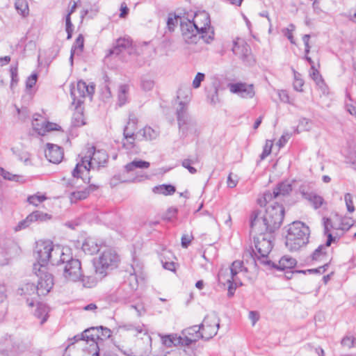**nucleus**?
<instances>
[{
    "mask_svg": "<svg viewBox=\"0 0 356 356\" xmlns=\"http://www.w3.org/2000/svg\"><path fill=\"white\" fill-rule=\"evenodd\" d=\"M210 17L206 12L195 14L193 21L181 24V29L184 40L188 43H197L202 38L207 43L213 39V32L207 36V30L210 29Z\"/></svg>",
    "mask_w": 356,
    "mask_h": 356,
    "instance_id": "nucleus-1",
    "label": "nucleus"
},
{
    "mask_svg": "<svg viewBox=\"0 0 356 356\" xmlns=\"http://www.w3.org/2000/svg\"><path fill=\"white\" fill-rule=\"evenodd\" d=\"M80 161H78L72 172L73 177L81 178V174L85 170H99L107 164L108 155L104 149H96L94 146L89 147L84 156L79 155Z\"/></svg>",
    "mask_w": 356,
    "mask_h": 356,
    "instance_id": "nucleus-2",
    "label": "nucleus"
},
{
    "mask_svg": "<svg viewBox=\"0 0 356 356\" xmlns=\"http://www.w3.org/2000/svg\"><path fill=\"white\" fill-rule=\"evenodd\" d=\"M186 101H181L176 109L177 120L178 122L180 136L184 138L189 136H197L199 134L197 123L191 117L188 113V102L189 101L188 95L191 94L190 90H186Z\"/></svg>",
    "mask_w": 356,
    "mask_h": 356,
    "instance_id": "nucleus-3",
    "label": "nucleus"
},
{
    "mask_svg": "<svg viewBox=\"0 0 356 356\" xmlns=\"http://www.w3.org/2000/svg\"><path fill=\"white\" fill-rule=\"evenodd\" d=\"M310 230L300 221H295L289 225L285 245L290 251L298 250L309 242Z\"/></svg>",
    "mask_w": 356,
    "mask_h": 356,
    "instance_id": "nucleus-4",
    "label": "nucleus"
},
{
    "mask_svg": "<svg viewBox=\"0 0 356 356\" xmlns=\"http://www.w3.org/2000/svg\"><path fill=\"white\" fill-rule=\"evenodd\" d=\"M272 234L271 232L262 233L254 236V244L257 253L252 250L247 254H249L254 262L258 259L261 264V260L268 259V255L273 247L274 236Z\"/></svg>",
    "mask_w": 356,
    "mask_h": 356,
    "instance_id": "nucleus-5",
    "label": "nucleus"
},
{
    "mask_svg": "<svg viewBox=\"0 0 356 356\" xmlns=\"http://www.w3.org/2000/svg\"><path fill=\"white\" fill-rule=\"evenodd\" d=\"M119 257L115 251L111 248H105L100 254L98 263L95 266L96 274L100 278L106 276L107 271L113 270L118 266Z\"/></svg>",
    "mask_w": 356,
    "mask_h": 356,
    "instance_id": "nucleus-6",
    "label": "nucleus"
},
{
    "mask_svg": "<svg viewBox=\"0 0 356 356\" xmlns=\"http://www.w3.org/2000/svg\"><path fill=\"white\" fill-rule=\"evenodd\" d=\"M65 261L59 267L58 270H61L63 276L67 282L79 281L82 277V270L81 261L77 259H74L72 256H64Z\"/></svg>",
    "mask_w": 356,
    "mask_h": 356,
    "instance_id": "nucleus-7",
    "label": "nucleus"
},
{
    "mask_svg": "<svg viewBox=\"0 0 356 356\" xmlns=\"http://www.w3.org/2000/svg\"><path fill=\"white\" fill-rule=\"evenodd\" d=\"M264 216L265 220L268 224L269 232L273 233L282 223L284 209L282 204L275 202L267 207Z\"/></svg>",
    "mask_w": 356,
    "mask_h": 356,
    "instance_id": "nucleus-8",
    "label": "nucleus"
},
{
    "mask_svg": "<svg viewBox=\"0 0 356 356\" xmlns=\"http://www.w3.org/2000/svg\"><path fill=\"white\" fill-rule=\"evenodd\" d=\"M95 92L93 86H88L86 82L79 81L76 86H72L70 90V95L72 98V104L76 108L80 107L83 103V98L88 95L91 96Z\"/></svg>",
    "mask_w": 356,
    "mask_h": 356,
    "instance_id": "nucleus-9",
    "label": "nucleus"
},
{
    "mask_svg": "<svg viewBox=\"0 0 356 356\" xmlns=\"http://www.w3.org/2000/svg\"><path fill=\"white\" fill-rule=\"evenodd\" d=\"M219 321L217 314L214 312L204 317L202 323L199 325L204 339L209 340L217 334L220 327Z\"/></svg>",
    "mask_w": 356,
    "mask_h": 356,
    "instance_id": "nucleus-10",
    "label": "nucleus"
},
{
    "mask_svg": "<svg viewBox=\"0 0 356 356\" xmlns=\"http://www.w3.org/2000/svg\"><path fill=\"white\" fill-rule=\"evenodd\" d=\"M250 232L256 235L262 233H269L268 224L265 220V216L261 211L254 210L250 216Z\"/></svg>",
    "mask_w": 356,
    "mask_h": 356,
    "instance_id": "nucleus-11",
    "label": "nucleus"
},
{
    "mask_svg": "<svg viewBox=\"0 0 356 356\" xmlns=\"http://www.w3.org/2000/svg\"><path fill=\"white\" fill-rule=\"evenodd\" d=\"M53 243L51 241H42L36 246L35 258L41 267H44L51 258Z\"/></svg>",
    "mask_w": 356,
    "mask_h": 356,
    "instance_id": "nucleus-12",
    "label": "nucleus"
},
{
    "mask_svg": "<svg viewBox=\"0 0 356 356\" xmlns=\"http://www.w3.org/2000/svg\"><path fill=\"white\" fill-rule=\"evenodd\" d=\"M296 260L289 256H283L279 261L278 264H275L269 259L261 260V264L266 266L268 269H277L279 270H284L285 269H291L296 266Z\"/></svg>",
    "mask_w": 356,
    "mask_h": 356,
    "instance_id": "nucleus-13",
    "label": "nucleus"
},
{
    "mask_svg": "<svg viewBox=\"0 0 356 356\" xmlns=\"http://www.w3.org/2000/svg\"><path fill=\"white\" fill-rule=\"evenodd\" d=\"M38 281V295H47L54 286V277L51 273L41 271Z\"/></svg>",
    "mask_w": 356,
    "mask_h": 356,
    "instance_id": "nucleus-14",
    "label": "nucleus"
},
{
    "mask_svg": "<svg viewBox=\"0 0 356 356\" xmlns=\"http://www.w3.org/2000/svg\"><path fill=\"white\" fill-rule=\"evenodd\" d=\"M181 339L185 346H190L192 343L197 341L200 339H203L200 327L193 325L184 329L181 332Z\"/></svg>",
    "mask_w": 356,
    "mask_h": 356,
    "instance_id": "nucleus-15",
    "label": "nucleus"
},
{
    "mask_svg": "<svg viewBox=\"0 0 356 356\" xmlns=\"http://www.w3.org/2000/svg\"><path fill=\"white\" fill-rule=\"evenodd\" d=\"M229 88L231 92L237 94L242 98H252L255 94L252 84L245 83H230Z\"/></svg>",
    "mask_w": 356,
    "mask_h": 356,
    "instance_id": "nucleus-16",
    "label": "nucleus"
},
{
    "mask_svg": "<svg viewBox=\"0 0 356 356\" xmlns=\"http://www.w3.org/2000/svg\"><path fill=\"white\" fill-rule=\"evenodd\" d=\"M133 291L130 286L124 284L108 296L109 302H126L132 296Z\"/></svg>",
    "mask_w": 356,
    "mask_h": 356,
    "instance_id": "nucleus-17",
    "label": "nucleus"
},
{
    "mask_svg": "<svg viewBox=\"0 0 356 356\" xmlns=\"http://www.w3.org/2000/svg\"><path fill=\"white\" fill-rule=\"evenodd\" d=\"M70 250L69 249H65L59 245H52V250L51 251V258H49V262L53 266H57L58 268L64 263L65 259L64 256L70 255Z\"/></svg>",
    "mask_w": 356,
    "mask_h": 356,
    "instance_id": "nucleus-18",
    "label": "nucleus"
},
{
    "mask_svg": "<svg viewBox=\"0 0 356 356\" xmlns=\"http://www.w3.org/2000/svg\"><path fill=\"white\" fill-rule=\"evenodd\" d=\"M45 156L49 162L59 163L63 158V149L57 145L47 143Z\"/></svg>",
    "mask_w": 356,
    "mask_h": 356,
    "instance_id": "nucleus-19",
    "label": "nucleus"
},
{
    "mask_svg": "<svg viewBox=\"0 0 356 356\" xmlns=\"http://www.w3.org/2000/svg\"><path fill=\"white\" fill-rule=\"evenodd\" d=\"M232 51L240 59L245 61L250 55V48L243 40L237 39L234 41Z\"/></svg>",
    "mask_w": 356,
    "mask_h": 356,
    "instance_id": "nucleus-20",
    "label": "nucleus"
},
{
    "mask_svg": "<svg viewBox=\"0 0 356 356\" xmlns=\"http://www.w3.org/2000/svg\"><path fill=\"white\" fill-rule=\"evenodd\" d=\"M81 337L84 338V341L88 343H90V346H93L95 351L99 349V329L97 327H91L85 330L81 333Z\"/></svg>",
    "mask_w": 356,
    "mask_h": 356,
    "instance_id": "nucleus-21",
    "label": "nucleus"
},
{
    "mask_svg": "<svg viewBox=\"0 0 356 356\" xmlns=\"http://www.w3.org/2000/svg\"><path fill=\"white\" fill-rule=\"evenodd\" d=\"M336 240L335 237H333L332 235H329V239H327V241L325 244L320 245L312 254L311 259L314 261H322L325 260L327 257V252L326 250L331 245L332 242Z\"/></svg>",
    "mask_w": 356,
    "mask_h": 356,
    "instance_id": "nucleus-22",
    "label": "nucleus"
},
{
    "mask_svg": "<svg viewBox=\"0 0 356 356\" xmlns=\"http://www.w3.org/2000/svg\"><path fill=\"white\" fill-rule=\"evenodd\" d=\"M131 46V42L127 38H119L116 40L114 47L110 49L109 55L118 56Z\"/></svg>",
    "mask_w": 356,
    "mask_h": 356,
    "instance_id": "nucleus-23",
    "label": "nucleus"
},
{
    "mask_svg": "<svg viewBox=\"0 0 356 356\" xmlns=\"http://www.w3.org/2000/svg\"><path fill=\"white\" fill-rule=\"evenodd\" d=\"M300 193L302 197L308 200L315 209L322 206L324 200L321 196L312 192H305L304 190H301Z\"/></svg>",
    "mask_w": 356,
    "mask_h": 356,
    "instance_id": "nucleus-24",
    "label": "nucleus"
},
{
    "mask_svg": "<svg viewBox=\"0 0 356 356\" xmlns=\"http://www.w3.org/2000/svg\"><path fill=\"white\" fill-rule=\"evenodd\" d=\"M218 277V282L223 285L232 282H235L236 284L238 283V277H235L233 275H231V272L228 268H221L219 270Z\"/></svg>",
    "mask_w": 356,
    "mask_h": 356,
    "instance_id": "nucleus-25",
    "label": "nucleus"
},
{
    "mask_svg": "<svg viewBox=\"0 0 356 356\" xmlns=\"http://www.w3.org/2000/svg\"><path fill=\"white\" fill-rule=\"evenodd\" d=\"M311 70L312 72L310 73L312 79L315 81L318 88L322 91L323 94L328 92V88L326 86L321 74L319 71L316 70L314 65L312 66Z\"/></svg>",
    "mask_w": 356,
    "mask_h": 356,
    "instance_id": "nucleus-26",
    "label": "nucleus"
},
{
    "mask_svg": "<svg viewBox=\"0 0 356 356\" xmlns=\"http://www.w3.org/2000/svg\"><path fill=\"white\" fill-rule=\"evenodd\" d=\"M161 341L164 346L168 348L172 346H184L181 336L177 334H168L161 337Z\"/></svg>",
    "mask_w": 356,
    "mask_h": 356,
    "instance_id": "nucleus-27",
    "label": "nucleus"
},
{
    "mask_svg": "<svg viewBox=\"0 0 356 356\" xmlns=\"http://www.w3.org/2000/svg\"><path fill=\"white\" fill-rule=\"evenodd\" d=\"M49 314V307L47 305L42 302H38L36 305V309L34 312V316L40 320V324H44Z\"/></svg>",
    "mask_w": 356,
    "mask_h": 356,
    "instance_id": "nucleus-28",
    "label": "nucleus"
},
{
    "mask_svg": "<svg viewBox=\"0 0 356 356\" xmlns=\"http://www.w3.org/2000/svg\"><path fill=\"white\" fill-rule=\"evenodd\" d=\"M82 250L86 254L92 255L98 252L100 248L95 239L88 238L82 244Z\"/></svg>",
    "mask_w": 356,
    "mask_h": 356,
    "instance_id": "nucleus-29",
    "label": "nucleus"
},
{
    "mask_svg": "<svg viewBox=\"0 0 356 356\" xmlns=\"http://www.w3.org/2000/svg\"><path fill=\"white\" fill-rule=\"evenodd\" d=\"M275 194L278 197L289 195L293 190L292 184L289 181H282L276 185L274 188Z\"/></svg>",
    "mask_w": 356,
    "mask_h": 356,
    "instance_id": "nucleus-30",
    "label": "nucleus"
},
{
    "mask_svg": "<svg viewBox=\"0 0 356 356\" xmlns=\"http://www.w3.org/2000/svg\"><path fill=\"white\" fill-rule=\"evenodd\" d=\"M38 294V285L31 282H26L23 284L17 289V294L20 296H33Z\"/></svg>",
    "mask_w": 356,
    "mask_h": 356,
    "instance_id": "nucleus-31",
    "label": "nucleus"
},
{
    "mask_svg": "<svg viewBox=\"0 0 356 356\" xmlns=\"http://www.w3.org/2000/svg\"><path fill=\"white\" fill-rule=\"evenodd\" d=\"M137 120L135 118L129 119L127 124L124 128L123 136L124 138H129L136 136L135 131L136 130Z\"/></svg>",
    "mask_w": 356,
    "mask_h": 356,
    "instance_id": "nucleus-32",
    "label": "nucleus"
},
{
    "mask_svg": "<svg viewBox=\"0 0 356 356\" xmlns=\"http://www.w3.org/2000/svg\"><path fill=\"white\" fill-rule=\"evenodd\" d=\"M129 90V87L127 84H121L119 86L118 94V104L120 106L124 105L127 102Z\"/></svg>",
    "mask_w": 356,
    "mask_h": 356,
    "instance_id": "nucleus-33",
    "label": "nucleus"
},
{
    "mask_svg": "<svg viewBox=\"0 0 356 356\" xmlns=\"http://www.w3.org/2000/svg\"><path fill=\"white\" fill-rule=\"evenodd\" d=\"M153 191L158 194L170 195L176 191V188L171 184H162L154 187Z\"/></svg>",
    "mask_w": 356,
    "mask_h": 356,
    "instance_id": "nucleus-34",
    "label": "nucleus"
},
{
    "mask_svg": "<svg viewBox=\"0 0 356 356\" xmlns=\"http://www.w3.org/2000/svg\"><path fill=\"white\" fill-rule=\"evenodd\" d=\"M30 219L33 222H46L51 219V216L41 211H35L29 214Z\"/></svg>",
    "mask_w": 356,
    "mask_h": 356,
    "instance_id": "nucleus-35",
    "label": "nucleus"
},
{
    "mask_svg": "<svg viewBox=\"0 0 356 356\" xmlns=\"http://www.w3.org/2000/svg\"><path fill=\"white\" fill-rule=\"evenodd\" d=\"M149 165L150 163L147 161L142 160H134L125 165V169L127 172H131L136 168H148Z\"/></svg>",
    "mask_w": 356,
    "mask_h": 356,
    "instance_id": "nucleus-36",
    "label": "nucleus"
},
{
    "mask_svg": "<svg viewBox=\"0 0 356 356\" xmlns=\"http://www.w3.org/2000/svg\"><path fill=\"white\" fill-rule=\"evenodd\" d=\"M90 193V189H84L83 191H74L71 193L70 199L71 202L75 203L79 200L86 199Z\"/></svg>",
    "mask_w": 356,
    "mask_h": 356,
    "instance_id": "nucleus-37",
    "label": "nucleus"
},
{
    "mask_svg": "<svg viewBox=\"0 0 356 356\" xmlns=\"http://www.w3.org/2000/svg\"><path fill=\"white\" fill-rule=\"evenodd\" d=\"M278 197L277 195L275 194V191L273 188V191H266L261 198L258 199V204L261 207H266L267 203L272 201L273 199Z\"/></svg>",
    "mask_w": 356,
    "mask_h": 356,
    "instance_id": "nucleus-38",
    "label": "nucleus"
},
{
    "mask_svg": "<svg viewBox=\"0 0 356 356\" xmlns=\"http://www.w3.org/2000/svg\"><path fill=\"white\" fill-rule=\"evenodd\" d=\"M15 7L17 13L23 17L29 15V9L26 0H16Z\"/></svg>",
    "mask_w": 356,
    "mask_h": 356,
    "instance_id": "nucleus-39",
    "label": "nucleus"
},
{
    "mask_svg": "<svg viewBox=\"0 0 356 356\" xmlns=\"http://www.w3.org/2000/svg\"><path fill=\"white\" fill-rule=\"evenodd\" d=\"M0 175L2 176L5 179L14 181L16 182H23L25 180L22 176L13 175L1 167H0Z\"/></svg>",
    "mask_w": 356,
    "mask_h": 356,
    "instance_id": "nucleus-40",
    "label": "nucleus"
},
{
    "mask_svg": "<svg viewBox=\"0 0 356 356\" xmlns=\"http://www.w3.org/2000/svg\"><path fill=\"white\" fill-rule=\"evenodd\" d=\"M145 140H152L156 139L159 136V132L150 127H145L139 131Z\"/></svg>",
    "mask_w": 356,
    "mask_h": 356,
    "instance_id": "nucleus-41",
    "label": "nucleus"
},
{
    "mask_svg": "<svg viewBox=\"0 0 356 356\" xmlns=\"http://www.w3.org/2000/svg\"><path fill=\"white\" fill-rule=\"evenodd\" d=\"M228 269L230 270L231 275H233L235 277H238V274L243 269L247 270L246 268L243 266V262L239 260L233 261Z\"/></svg>",
    "mask_w": 356,
    "mask_h": 356,
    "instance_id": "nucleus-42",
    "label": "nucleus"
},
{
    "mask_svg": "<svg viewBox=\"0 0 356 356\" xmlns=\"http://www.w3.org/2000/svg\"><path fill=\"white\" fill-rule=\"evenodd\" d=\"M37 129L40 130L39 135L44 136L47 132L60 130V127L56 123L50 122L45 120L44 127H38Z\"/></svg>",
    "mask_w": 356,
    "mask_h": 356,
    "instance_id": "nucleus-43",
    "label": "nucleus"
},
{
    "mask_svg": "<svg viewBox=\"0 0 356 356\" xmlns=\"http://www.w3.org/2000/svg\"><path fill=\"white\" fill-rule=\"evenodd\" d=\"M79 280L81 281L83 286L84 287H87V288H92V287L95 286L98 282V280L96 277H95L93 275L85 276V275H83V273H82V277H81V279Z\"/></svg>",
    "mask_w": 356,
    "mask_h": 356,
    "instance_id": "nucleus-44",
    "label": "nucleus"
},
{
    "mask_svg": "<svg viewBox=\"0 0 356 356\" xmlns=\"http://www.w3.org/2000/svg\"><path fill=\"white\" fill-rule=\"evenodd\" d=\"M45 119L44 118L38 114L35 113L33 116V120H32V127L33 129L39 134L40 130L37 128L40 127H44V125Z\"/></svg>",
    "mask_w": 356,
    "mask_h": 356,
    "instance_id": "nucleus-45",
    "label": "nucleus"
},
{
    "mask_svg": "<svg viewBox=\"0 0 356 356\" xmlns=\"http://www.w3.org/2000/svg\"><path fill=\"white\" fill-rule=\"evenodd\" d=\"M155 85L154 81L147 76H143L141 77L140 86L145 91L152 90Z\"/></svg>",
    "mask_w": 356,
    "mask_h": 356,
    "instance_id": "nucleus-46",
    "label": "nucleus"
},
{
    "mask_svg": "<svg viewBox=\"0 0 356 356\" xmlns=\"http://www.w3.org/2000/svg\"><path fill=\"white\" fill-rule=\"evenodd\" d=\"M77 111L74 113L72 118V124L74 127H81L86 124L84 122L83 112L81 111L80 107L76 108Z\"/></svg>",
    "mask_w": 356,
    "mask_h": 356,
    "instance_id": "nucleus-47",
    "label": "nucleus"
},
{
    "mask_svg": "<svg viewBox=\"0 0 356 356\" xmlns=\"http://www.w3.org/2000/svg\"><path fill=\"white\" fill-rule=\"evenodd\" d=\"M47 199V197L44 195H33L29 196L27 198V201L29 204H33L34 206H38L40 203L42 202Z\"/></svg>",
    "mask_w": 356,
    "mask_h": 356,
    "instance_id": "nucleus-48",
    "label": "nucleus"
},
{
    "mask_svg": "<svg viewBox=\"0 0 356 356\" xmlns=\"http://www.w3.org/2000/svg\"><path fill=\"white\" fill-rule=\"evenodd\" d=\"M99 329V343L103 342L105 339H108L111 336L110 329L103 326H98Z\"/></svg>",
    "mask_w": 356,
    "mask_h": 356,
    "instance_id": "nucleus-49",
    "label": "nucleus"
},
{
    "mask_svg": "<svg viewBox=\"0 0 356 356\" xmlns=\"http://www.w3.org/2000/svg\"><path fill=\"white\" fill-rule=\"evenodd\" d=\"M295 25L290 24L287 28L283 29L282 32L286 36L291 43L295 44L294 38L293 36V31L295 30Z\"/></svg>",
    "mask_w": 356,
    "mask_h": 356,
    "instance_id": "nucleus-50",
    "label": "nucleus"
},
{
    "mask_svg": "<svg viewBox=\"0 0 356 356\" xmlns=\"http://www.w3.org/2000/svg\"><path fill=\"white\" fill-rule=\"evenodd\" d=\"M136 136L137 135L131 136V138H124L122 140L123 148L128 150L132 149L135 147V140L136 139Z\"/></svg>",
    "mask_w": 356,
    "mask_h": 356,
    "instance_id": "nucleus-51",
    "label": "nucleus"
},
{
    "mask_svg": "<svg viewBox=\"0 0 356 356\" xmlns=\"http://www.w3.org/2000/svg\"><path fill=\"white\" fill-rule=\"evenodd\" d=\"M329 264L330 262H326L325 263L323 266H319L318 268H312V269H308L307 270H300V271H298V273H306L307 272H308L309 273H323L326 271L327 267L329 266Z\"/></svg>",
    "mask_w": 356,
    "mask_h": 356,
    "instance_id": "nucleus-52",
    "label": "nucleus"
},
{
    "mask_svg": "<svg viewBox=\"0 0 356 356\" xmlns=\"http://www.w3.org/2000/svg\"><path fill=\"white\" fill-rule=\"evenodd\" d=\"M355 223V220L350 217H343L341 220V229L348 230Z\"/></svg>",
    "mask_w": 356,
    "mask_h": 356,
    "instance_id": "nucleus-53",
    "label": "nucleus"
},
{
    "mask_svg": "<svg viewBox=\"0 0 356 356\" xmlns=\"http://www.w3.org/2000/svg\"><path fill=\"white\" fill-rule=\"evenodd\" d=\"M273 147V141L270 140H267L266 142V144L264 147L263 152L260 155V158L261 160H264L266 159L270 153H271V149Z\"/></svg>",
    "mask_w": 356,
    "mask_h": 356,
    "instance_id": "nucleus-54",
    "label": "nucleus"
},
{
    "mask_svg": "<svg viewBox=\"0 0 356 356\" xmlns=\"http://www.w3.org/2000/svg\"><path fill=\"white\" fill-rule=\"evenodd\" d=\"M344 200L346 205L348 211L353 213L355 211V207L353 205V195L347 193L344 195Z\"/></svg>",
    "mask_w": 356,
    "mask_h": 356,
    "instance_id": "nucleus-55",
    "label": "nucleus"
},
{
    "mask_svg": "<svg viewBox=\"0 0 356 356\" xmlns=\"http://www.w3.org/2000/svg\"><path fill=\"white\" fill-rule=\"evenodd\" d=\"M323 227H324V234L327 236L329 239V235H332L331 229L332 228V220L328 218H323Z\"/></svg>",
    "mask_w": 356,
    "mask_h": 356,
    "instance_id": "nucleus-56",
    "label": "nucleus"
},
{
    "mask_svg": "<svg viewBox=\"0 0 356 356\" xmlns=\"http://www.w3.org/2000/svg\"><path fill=\"white\" fill-rule=\"evenodd\" d=\"M76 47V52L81 53L83 49L84 46V38L83 35L79 34L75 40V42L72 47Z\"/></svg>",
    "mask_w": 356,
    "mask_h": 356,
    "instance_id": "nucleus-57",
    "label": "nucleus"
},
{
    "mask_svg": "<svg viewBox=\"0 0 356 356\" xmlns=\"http://www.w3.org/2000/svg\"><path fill=\"white\" fill-rule=\"evenodd\" d=\"M193 239V236L192 234H184L181 238V244L182 248H187Z\"/></svg>",
    "mask_w": 356,
    "mask_h": 356,
    "instance_id": "nucleus-58",
    "label": "nucleus"
},
{
    "mask_svg": "<svg viewBox=\"0 0 356 356\" xmlns=\"http://www.w3.org/2000/svg\"><path fill=\"white\" fill-rule=\"evenodd\" d=\"M355 339L353 336L346 335L341 339V343L343 346L350 348L354 346Z\"/></svg>",
    "mask_w": 356,
    "mask_h": 356,
    "instance_id": "nucleus-59",
    "label": "nucleus"
},
{
    "mask_svg": "<svg viewBox=\"0 0 356 356\" xmlns=\"http://www.w3.org/2000/svg\"><path fill=\"white\" fill-rule=\"evenodd\" d=\"M32 223V220L30 219L29 215L24 220L19 222L18 225L15 227V231H19L28 227Z\"/></svg>",
    "mask_w": 356,
    "mask_h": 356,
    "instance_id": "nucleus-60",
    "label": "nucleus"
},
{
    "mask_svg": "<svg viewBox=\"0 0 356 356\" xmlns=\"http://www.w3.org/2000/svg\"><path fill=\"white\" fill-rule=\"evenodd\" d=\"M204 78L205 75L204 73L198 72L193 81V87L194 88H200L201 83L204 81Z\"/></svg>",
    "mask_w": 356,
    "mask_h": 356,
    "instance_id": "nucleus-61",
    "label": "nucleus"
},
{
    "mask_svg": "<svg viewBox=\"0 0 356 356\" xmlns=\"http://www.w3.org/2000/svg\"><path fill=\"white\" fill-rule=\"evenodd\" d=\"M38 79L37 74H32L29 76L26 81V86L27 88H32L36 83Z\"/></svg>",
    "mask_w": 356,
    "mask_h": 356,
    "instance_id": "nucleus-62",
    "label": "nucleus"
},
{
    "mask_svg": "<svg viewBox=\"0 0 356 356\" xmlns=\"http://www.w3.org/2000/svg\"><path fill=\"white\" fill-rule=\"evenodd\" d=\"M291 136V134L288 133V132H285L284 133L282 136L280 137V138L279 139L278 142H277V145L280 147H282L285 145V144L288 142V140L290 139Z\"/></svg>",
    "mask_w": 356,
    "mask_h": 356,
    "instance_id": "nucleus-63",
    "label": "nucleus"
},
{
    "mask_svg": "<svg viewBox=\"0 0 356 356\" xmlns=\"http://www.w3.org/2000/svg\"><path fill=\"white\" fill-rule=\"evenodd\" d=\"M191 165H192L190 161H188L186 159H184L181 162V165L184 168L187 169L191 174L193 175L197 172V170L194 167H193Z\"/></svg>",
    "mask_w": 356,
    "mask_h": 356,
    "instance_id": "nucleus-64",
    "label": "nucleus"
}]
</instances>
